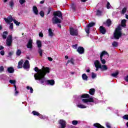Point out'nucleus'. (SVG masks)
I'll use <instances>...</instances> for the list:
<instances>
[{
  "label": "nucleus",
  "mask_w": 128,
  "mask_h": 128,
  "mask_svg": "<svg viewBox=\"0 0 128 128\" xmlns=\"http://www.w3.org/2000/svg\"><path fill=\"white\" fill-rule=\"evenodd\" d=\"M16 80H9V82H10V84H16Z\"/></svg>",
  "instance_id": "40"
},
{
  "label": "nucleus",
  "mask_w": 128,
  "mask_h": 128,
  "mask_svg": "<svg viewBox=\"0 0 128 128\" xmlns=\"http://www.w3.org/2000/svg\"><path fill=\"white\" fill-rule=\"evenodd\" d=\"M126 7H124V8H123L122 11V14H126Z\"/></svg>",
  "instance_id": "38"
},
{
  "label": "nucleus",
  "mask_w": 128,
  "mask_h": 128,
  "mask_svg": "<svg viewBox=\"0 0 128 128\" xmlns=\"http://www.w3.org/2000/svg\"><path fill=\"white\" fill-rule=\"evenodd\" d=\"M8 55H9L10 56H12V52H10L8 53Z\"/></svg>",
  "instance_id": "64"
},
{
  "label": "nucleus",
  "mask_w": 128,
  "mask_h": 128,
  "mask_svg": "<svg viewBox=\"0 0 128 128\" xmlns=\"http://www.w3.org/2000/svg\"><path fill=\"white\" fill-rule=\"evenodd\" d=\"M50 12H52V8L49 7L48 8L47 15L50 14Z\"/></svg>",
  "instance_id": "48"
},
{
  "label": "nucleus",
  "mask_w": 128,
  "mask_h": 128,
  "mask_svg": "<svg viewBox=\"0 0 128 128\" xmlns=\"http://www.w3.org/2000/svg\"><path fill=\"white\" fill-rule=\"evenodd\" d=\"M40 16H42V18H44V12L43 10H41L40 12Z\"/></svg>",
  "instance_id": "44"
},
{
  "label": "nucleus",
  "mask_w": 128,
  "mask_h": 128,
  "mask_svg": "<svg viewBox=\"0 0 128 128\" xmlns=\"http://www.w3.org/2000/svg\"><path fill=\"white\" fill-rule=\"evenodd\" d=\"M102 12L100 10H98L96 12L97 16H102Z\"/></svg>",
  "instance_id": "42"
},
{
  "label": "nucleus",
  "mask_w": 128,
  "mask_h": 128,
  "mask_svg": "<svg viewBox=\"0 0 128 128\" xmlns=\"http://www.w3.org/2000/svg\"><path fill=\"white\" fill-rule=\"evenodd\" d=\"M9 74H14V68L13 67H9L7 70Z\"/></svg>",
  "instance_id": "17"
},
{
  "label": "nucleus",
  "mask_w": 128,
  "mask_h": 128,
  "mask_svg": "<svg viewBox=\"0 0 128 128\" xmlns=\"http://www.w3.org/2000/svg\"><path fill=\"white\" fill-rule=\"evenodd\" d=\"M1 56H4V50H2L0 52Z\"/></svg>",
  "instance_id": "57"
},
{
  "label": "nucleus",
  "mask_w": 128,
  "mask_h": 128,
  "mask_svg": "<svg viewBox=\"0 0 128 128\" xmlns=\"http://www.w3.org/2000/svg\"><path fill=\"white\" fill-rule=\"evenodd\" d=\"M118 72H116L115 73H112L111 74V76H113L114 78H116L118 76Z\"/></svg>",
  "instance_id": "32"
},
{
  "label": "nucleus",
  "mask_w": 128,
  "mask_h": 128,
  "mask_svg": "<svg viewBox=\"0 0 128 128\" xmlns=\"http://www.w3.org/2000/svg\"><path fill=\"white\" fill-rule=\"evenodd\" d=\"M39 36H40V38H44V34H42V32H40Z\"/></svg>",
  "instance_id": "59"
},
{
  "label": "nucleus",
  "mask_w": 128,
  "mask_h": 128,
  "mask_svg": "<svg viewBox=\"0 0 128 128\" xmlns=\"http://www.w3.org/2000/svg\"><path fill=\"white\" fill-rule=\"evenodd\" d=\"M4 48L2 46H0V50H4Z\"/></svg>",
  "instance_id": "63"
},
{
  "label": "nucleus",
  "mask_w": 128,
  "mask_h": 128,
  "mask_svg": "<svg viewBox=\"0 0 128 128\" xmlns=\"http://www.w3.org/2000/svg\"><path fill=\"white\" fill-rule=\"evenodd\" d=\"M72 48L74 50H76L78 48V44L72 45Z\"/></svg>",
  "instance_id": "52"
},
{
  "label": "nucleus",
  "mask_w": 128,
  "mask_h": 128,
  "mask_svg": "<svg viewBox=\"0 0 128 128\" xmlns=\"http://www.w3.org/2000/svg\"><path fill=\"white\" fill-rule=\"evenodd\" d=\"M112 46L114 48H118V42L114 41L112 43Z\"/></svg>",
  "instance_id": "30"
},
{
  "label": "nucleus",
  "mask_w": 128,
  "mask_h": 128,
  "mask_svg": "<svg viewBox=\"0 0 128 128\" xmlns=\"http://www.w3.org/2000/svg\"><path fill=\"white\" fill-rule=\"evenodd\" d=\"M88 78L86 74H82V78L84 80H88Z\"/></svg>",
  "instance_id": "28"
},
{
  "label": "nucleus",
  "mask_w": 128,
  "mask_h": 128,
  "mask_svg": "<svg viewBox=\"0 0 128 128\" xmlns=\"http://www.w3.org/2000/svg\"><path fill=\"white\" fill-rule=\"evenodd\" d=\"M69 62H70L74 66V58H71L70 60H68L66 64H68Z\"/></svg>",
  "instance_id": "25"
},
{
  "label": "nucleus",
  "mask_w": 128,
  "mask_h": 128,
  "mask_svg": "<svg viewBox=\"0 0 128 128\" xmlns=\"http://www.w3.org/2000/svg\"><path fill=\"white\" fill-rule=\"evenodd\" d=\"M26 88L27 90H30V92L31 94H32V92H34V89H32V87H30V86H26Z\"/></svg>",
  "instance_id": "36"
},
{
  "label": "nucleus",
  "mask_w": 128,
  "mask_h": 128,
  "mask_svg": "<svg viewBox=\"0 0 128 128\" xmlns=\"http://www.w3.org/2000/svg\"><path fill=\"white\" fill-rule=\"evenodd\" d=\"M94 92H96V90L94 88H91L89 90V94L91 96H94Z\"/></svg>",
  "instance_id": "24"
},
{
  "label": "nucleus",
  "mask_w": 128,
  "mask_h": 128,
  "mask_svg": "<svg viewBox=\"0 0 128 128\" xmlns=\"http://www.w3.org/2000/svg\"><path fill=\"white\" fill-rule=\"evenodd\" d=\"M14 4V2L10 1V6H11L12 8H13Z\"/></svg>",
  "instance_id": "51"
},
{
  "label": "nucleus",
  "mask_w": 128,
  "mask_h": 128,
  "mask_svg": "<svg viewBox=\"0 0 128 128\" xmlns=\"http://www.w3.org/2000/svg\"><path fill=\"white\" fill-rule=\"evenodd\" d=\"M10 30H14V23H11L10 26Z\"/></svg>",
  "instance_id": "54"
},
{
  "label": "nucleus",
  "mask_w": 128,
  "mask_h": 128,
  "mask_svg": "<svg viewBox=\"0 0 128 128\" xmlns=\"http://www.w3.org/2000/svg\"><path fill=\"white\" fill-rule=\"evenodd\" d=\"M14 24H16V26H20V22H18L16 20H14Z\"/></svg>",
  "instance_id": "46"
},
{
  "label": "nucleus",
  "mask_w": 128,
  "mask_h": 128,
  "mask_svg": "<svg viewBox=\"0 0 128 128\" xmlns=\"http://www.w3.org/2000/svg\"><path fill=\"white\" fill-rule=\"evenodd\" d=\"M100 60L103 64H104L106 62V60L102 59V57H100Z\"/></svg>",
  "instance_id": "37"
},
{
  "label": "nucleus",
  "mask_w": 128,
  "mask_h": 128,
  "mask_svg": "<svg viewBox=\"0 0 128 128\" xmlns=\"http://www.w3.org/2000/svg\"><path fill=\"white\" fill-rule=\"evenodd\" d=\"M48 36H54V32H52V28L48 29Z\"/></svg>",
  "instance_id": "29"
},
{
  "label": "nucleus",
  "mask_w": 128,
  "mask_h": 128,
  "mask_svg": "<svg viewBox=\"0 0 128 128\" xmlns=\"http://www.w3.org/2000/svg\"><path fill=\"white\" fill-rule=\"evenodd\" d=\"M16 54L18 56H20V54H22V50H20V49H18L16 52Z\"/></svg>",
  "instance_id": "35"
},
{
  "label": "nucleus",
  "mask_w": 128,
  "mask_h": 128,
  "mask_svg": "<svg viewBox=\"0 0 128 128\" xmlns=\"http://www.w3.org/2000/svg\"><path fill=\"white\" fill-rule=\"evenodd\" d=\"M126 19L122 20L121 21V26L124 28L126 26Z\"/></svg>",
  "instance_id": "18"
},
{
  "label": "nucleus",
  "mask_w": 128,
  "mask_h": 128,
  "mask_svg": "<svg viewBox=\"0 0 128 128\" xmlns=\"http://www.w3.org/2000/svg\"><path fill=\"white\" fill-rule=\"evenodd\" d=\"M8 34V31H5L3 32V34H2V38L4 40H6V36Z\"/></svg>",
  "instance_id": "21"
},
{
  "label": "nucleus",
  "mask_w": 128,
  "mask_h": 128,
  "mask_svg": "<svg viewBox=\"0 0 128 128\" xmlns=\"http://www.w3.org/2000/svg\"><path fill=\"white\" fill-rule=\"evenodd\" d=\"M28 48H32V40H29L26 46Z\"/></svg>",
  "instance_id": "14"
},
{
  "label": "nucleus",
  "mask_w": 128,
  "mask_h": 128,
  "mask_svg": "<svg viewBox=\"0 0 128 128\" xmlns=\"http://www.w3.org/2000/svg\"><path fill=\"white\" fill-rule=\"evenodd\" d=\"M12 43V35L10 34L8 36L6 40V44L8 46H11Z\"/></svg>",
  "instance_id": "6"
},
{
  "label": "nucleus",
  "mask_w": 128,
  "mask_h": 128,
  "mask_svg": "<svg viewBox=\"0 0 128 128\" xmlns=\"http://www.w3.org/2000/svg\"><path fill=\"white\" fill-rule=\"evenodd\" d=\"M82 102H84V104H86V102H88V99H83L82 100Z\"/></svg>",
  "instance_id": "55"
},
{
  "label": "nucleus",
  "mask_w": 128,
  "mask_h": 128,
  "mask_svg": "<svg viewBox=\"0 0 128 128\" xmlns=\"http://www.w3.org/2000/svg\"><path fill=\"white\" fill-rule=\"evenodd\" d=\"M22 60H20L18 63V68H22Z\"/></svg>",
  "instance_id": "27"
},
{
  "label": "nucleus",
  "mask_w": 128,
  "mask_h": 128,
  "mask_svg": "<svg viewBox=\"0 0 128 128\" xmlns=\"http://www.w3.org/2000/svg\"><path fill=\"white\" fill-rule=\"evenodd\" d=\"M19 2L20 4H24L26 2V0H19Z\"/></svg>",
  "instance_id": "49"
},
{
  "label": "nucleus",
  "mask_w": 128,
  "mask_h": 128,
  "mask_svg": "<svg viewBox=\"0 0 128 128\" xmlns=\"http://www.w3.org/2000/svg\"><path fill=\"white\" fill-rule=\"evenodd\" d=\"M32 114H33L34 116H40V113L36 110L32 111Z\"/></svg>",
  "instance_id": "34"
},
{
  "label": "nucleus",
  "mask_w": 128,
  "mask_h": 128,
  "mask_svg": "<svg viewBox=\"0 0 128 128\" xmlns=\"http://www.w3.org/2000/svg\"><path fill=\"white\" fill-rule=\"evenodd\" d=\"M40 4H44V0L40 1Z\"/></svg>",
  "instance_id": "62"
},
{
  "label": "nucleus",
  "mask_w": 128,
  "mask_h": 128,
  "mask_svg": "<svg viewBox=\"0 0 128 128\" xmlns=\"http://www.w3.org/2000/svg\"><path fill=\"white\" fill-rule=\"evenodd\" d=\"M96 26V22H91L86 26L84 30L88 34H90V28H92V26Z\"/></svg>",
  "instance_id": "5"
},
{
  "label": "nucleus",
  "mask_w": 128,
  "mask_h": 128,
  "mask_svg": "<svg viewBox=\"0 0 128 128\" xmlns=\"http://www.w3.org/2000/svg\"><path fill=\"white\" fill-rule=\"evenodd\" d=\"M30 68V62L28 60H26L23 64V68L24 70H28Z\"/></svg>",
  "instance_id": "9"
},
{
  "label": "nucleus",
  "mask_w": 128,
  "mask_h": 128,
  "mask_svg": "<svg viewBox=\"0 0 128 128\" xmlns=\"http://www.w3.org/2000/svg\"><path fill=\"white\" fill-rule=\"evenodd\" d=\"M78 124V120H74L72 121V124H73V126H76Z\"/></svg>",
  "instance_id": "39"
},
{
  "label": "nucleus",
  "mask_w": 128,
  "mask_h": 128,
  "mask_svg": "<svg viewBox=\"0 0 128 128\" xmlns=\"http://www.w3.org/2000/svg\"><path fill=\"white\" fill-rule=\"evenodd\" d=\"M70 34L71 36H78V29H74L72 27L70 28Z\"/></svg>",
  "instance_id": "7"
},
{
  "label": "nucleus",
  "mask_w": 128,
  "mask_h": 128,
  "mask_svg": "<svg viewBox=\"0 0 128 128\" xmlns=\"http://www.w3.org/2000/svg\"><path fill=\"white\" fill-rule=\"evenodd\" d=\"M122 118L124 120H128V114H125Z\"/></svg>",
  "instance_id": "47"
},
{
  "label": "nucleus",
  "mask_w": 128,
  "mask_h": 128,
  "mask_svg": "<svg viewBox=\"0 0 128 128\" xmlns=\"http://www.w3.org/2000/svg\"><path fill=\"white\" fill-rule=\"evenodd\" d=\"M106 55H107L108 56H110L108 53L106 51L104 50L101 52V54L100 55V58H103L104 56H106Z\"/></svg>",
  "instance_id": "20"
},
{
  "label": "nucleus",
  "mask_w": 128,
  "mask_h": 128,
  "mask_svg": "<svg viewBox=\"0 0 128 128\" xmlns=\"http://www.w3.org/2000/svg\"><path fill=\"white\" fill-rule=\"evenodd\" d=\"M50 68L48 67H44L43 66L42 70L38 69V68L35 67L34 68V72H37L34 74V78L36 80H40L42 78H44L46 76V74H50Z\"/></svg>",
  "instance_id": "1"
},
{
  "label": "nucleus",
  "mask_w": 128,
  "mask_h": 128,
  "mask_svg": "<svg viewBox=\"0 0 128 128\" xmlns=\"http://www.w3.org/2000/svg\"><path fill=\"white\" fill-rule=\"evenodd\" d=\"M82 98H90V94H84L81 96Z\"/></svg>",
  "instance_id": "23"
},
{
  "label": "nucleus",
  "mask_w": 128,
  "mask_h": 128,
  "mask_svg": "<svg viewBox=\"0 0 128 128\" xmlns=\"http://www.w3.org/2000/svg\"><path fill=\"white\" fill-rule=\"evenodd\" d=\"M121 30H122V27L120 26L116 28L113 34L114 38H115V40H120V38H122V32Z\"/></svg>",
  "instance_id": "3"
},
{
  "label": "nucleus",
  "mask_w": 128,
  "mask_h": 128,
  "mask_svg": "<svg viewBox=\"0 0 128 128\" xmlns=\"http://www.w3.org/2000/svg\"><path fill=\"white\" fill-rule=\"evenodd\" d=\"M124 80L125 82H128V75L126 76L124 78Z\"/></svg>",
  "instance_id": "58"
},
{
  "label": "nucleus",
  "mask_w": 128,
  "mask_h": 128,
  "mask_svg": "<svg viewBox=\"0 0 128 128\" xmlns=\"http://www.w3.org/2000/svg\"><path fill=\"white\" fill-rule=\"evenodd\" d=\"M96 78V74H94V72H92V78Z\"/></svg>",
  "instance_id": "43"
},
{
  "label": "nucleus",
  "mask_w": 128,
  "mask_h": 128,
  "mask_svg": "<svg viewBox=\"0 0 128 128\" xmlns=\"http://www.w3.org/2000/svg\"><path fill=\"white\" fill-rule=\"evenodd\" d=\"M106 128H112V126H110V123H106Z\"/></svg>",
  "instance_id": "56"
},
{
  "label": "nucleus",
  "mask_w": 128,
  "mask_h": 128,
  "mask_svg": "<svg viewBox=\"0 0 128 128\" xmlns=\"http://www.w3.org/2000/svg\"><path fill=\"white\" fill-rule=\"evenodd\" d=\"M71 8H72V12H76V5H74V4H71Z\"/></svg>",
  "instance_id": "22"
},
{
  "label": "nucleus",
  "mask_w": 128,
  "mask_h": 128,
  "mask_svg": "<svg viewBox=\"0 0 128 128\" xmlns=\"http://www.w3.org/2000/svg\"><path fill=\"white\" fill-rule=\"evenodd\" d=\"M111 6H112L110 5V2H108L106 4V8H108V10H110Z\"/></svg>",
  "instance_id": "45"
},
{
  "label": "nucleus",
  "mask_w": 128,
  "mask_h": 128,
  "mask_svg": "<svg viewBox=\"0 0 128 128\" xmlns=\"http://www.w3.org/2000/svg\"><path fill=\"white\" fill-rule=\"evenodd\" d=\"M77 52L80 54H84V48L82 46H79L77 49Z\"/></svg>",
  "instance_id": "10"
},
{
  "label": "nucleus",
  "mask_w": 128,
  "mask_h": 128,
  "mask_svg": "<svg viewBox=\"0 0 128 128\" xmlns=\"http://www.w3.org/2000/svg\"><path fill=\"white\" fill-rule=\"evenodd\" d=\"M100 32L101 34H106V28L103 26H100Z\"/></svg>",
  "instance_id": "12"
},
{
  "label": "nucleus",
  "mask_w": 128,
  "mask_h": 128,
  "mask_svg": "<svg viewBox=\"0 0 128 128\" xmlns=\"http://www.w3.org/2000/svg\"><path fill=\"white\" fill-rule=\"evenodd\" d=\"M42 52H44V50H42V48H38V52L40 54V56H42Z\"/></svg>",
  "instance_id": "33"
},
{
  "label": "nucleus",
  "mask_w": 128,
  "mask_h": 128,
  "mask_svg": "<svg viewBox=\"0 0 128 128\" xmlns=\"http://www.w3.org/2000/svg\"><path fill=\"white\" fill-rule=\"evenodd\" d=\"M19 92H18V91L17 90H15L14 96H18V94Z\"/></svg>",
  "instance_id": "60"
},
{
  "label": "nucleus",
  "mask_w": 128,
  "mask_h": 128,
  "mask_svg": "<svg viewBox=\"0 0 128 128\" xmlns=\"http://www.w3.org/2000/svg\"><path fill=\"white\" fill-rule=\"evenodd\" d=\"M36 44L38 46V48H42V41L38 40L36 41Z\"/></svg>",
  "instance_id": "26"
},
{
  "label": "nucleus",
  "mask_w": 128,
  "mask_h": 128,
  "mask_svg": "<svg viewBox=\"0 0 128 128\" xmlns=\"http://www.w3.org/2000/svg\"><path fill=\"white\" fill-rule=\"evenodd\" d=\"M78 108H86V106L82 104H80L77 105Z\"/></svg>",
  "instance_id": "31"
},
{
  "label": "nucleus",
  "mask_w": 128,
  "mask_h": 128,
  "mask_svg": "<svg viewBox=\"0 0 128 128\" xmlns=\"http://www.w3.org/2000/svg\"><path fill=\"white\" fill-rule=\"evenodd\" d=\"M103 24L106 26L110 27V26H112V20L108 18L106 20V22H104Z\"/></svg>",
  "instance_id": "11"
},
{
  "label": "nucleus",
  "mask_w": 128,
  "mask_h": 128,
  "mask_svg": "<svg viewBox=\"0 0 128 128\" xmlns=\"http://www.w3.org/2000/svg\"><path fill=\"white\" fill-rule=\"evenodd\" d=\"M48 58L50 62H52V58L51 57H48Z\"/></svg>",
  "instance_id": "61"
},
{
  "label": "nucleus",
  "mask_w": 128,
  "mask_h": 128,
  "mask_svg": "<svg viewBox=\"0 0 128 128\" xmlns=\"http://www.w3.org/2000/svg\"><path fill=\"white\" fill-rule=\"evenodd\" d=\"M38 116H39L40 118H42V120H44V118H46L44 116L40 114Z\"/></svg>",
  "instance_id": "53"
},
{
  "label": "nucleus",
  "mask_w": 128,
  "mask_h": 128,
  "mask_svg": "<svg viewBox=\"0 0 128 128\" xmlns=\"http://www.w3.org/2000/svg\"><path fill=\"white\" fill-rule=\"evenodd\" d=\"M94 126L96 128H105L104 126H102L100 123H95L93 124Z\"/></svg>",
  "instance_id": "19"
},
{
  "label": "nucleus",
  "mask_w": 128,
  "mask_h": 128,
  "mask_svg": "<svg viewBox=\"0 0 128 128\" xmlns=\"http://www.w3.org/2000/svg\"><path fill=\"white\" fill-rule=\"evenodd\" d=\"M39 82L40 84H43V86L44 85V82H46V84H50V86H54V80H46V79L45 76H44V78H42Z\"/></svg>",
  "instance_id": "4"
},
{
  "label": "nucleus",
  "mask_w": 128,
  "mask_h": 128,
  "mask_svg": "<svg viewBox=\"0 0 128 128\" xmlns=\"http://www.w3.org/2000/svg\"><path fill=\"white\" fill-rule=\"evenodd\" d=\"M4 70V66H0V72H2Z\"/></svg>",
  "instance_id": "50"
},
{
  "label": "nucleus",
  "mask_w": 128,
  "mask_h": 128,
  "mask_svg": "<svg viewBox=\"0 0 128 128\" xmlns=\"http://www.w3.org/2000/svg\"><path fill=\"white\" fill-rule=\"evenodd\" d=\"M88 102H94L92 98H88Z\"/></svg>",
  "instance_id": "41"
},
{
  "label": "nucleus",
  "mask_w": 128,
  "mask_h": 128,
  "mask_svg": "<svg viewBox=\"0 0 128 128\" xmlns=\"http://www.w3.org/2000/svg\"><path fill=\"white\" fill-rule=\"evenodd\" d=\"M95 68H96V70L98 71V68H98V65L100 64V61L98 60H96L94 62Z\"/></svg>",
  "instance_id": "16"
},
{
  "label": "nucleus",
  "mask_w": 128,
  "mask_h": 128,
  "mask_svg": "<svg viewBox=\"0 0 128 128\" xmlns=\"http://www.w3.org/2000/svg\"><path fill=\"white\" fill-rule=\"evenodd\" d=\"M33 12L36 16H38V7L36 6H33Z\"/></svg>",
  "instance_id": "15"
},
{
  "label": "nucleus",
  "mask_w": 128,
  "mask_h": 128,
  "mask_svg": "<svg viewBox=\"0 0 128 128\" xmlns=\"http://www.w3.org/2000/svg\"><path fill=\"white\" fill-rule=\"evenodd\" d=\"M97 68H100L101 70H108V66H106V65H102L100 62V64L98 65Z\"/></svg>",
  "instance_id": "13"
},
{
  "label": "nucleus",
  "mask_w": 128,
  "mask_h": 128,
  "mask_svg": "<svg viewBox=\"0 0 128 128\" xmlns=\"http://www.w3.org/2000/svg\"><path fill=\"white\" fill-rule=\"evenodd\" d=\"M4 20L6 24H10L12 22H14V20L12 18V16L11 15L8 16V18H4Z\"/></svg>",
  "instance_id": "8"
},
{
  "label": "nucleus",
  "mask_w": 128,
  "mask_h": 128,
  "mask_svg": "<svg viewBox=\"0 0 128 128\" xmlns=\"http://www.w3.org/2000/svg\"><path fill=\"white\" fill-rule=\"evenodd\" d=\"M54 17L52 18V22L53 24H62V20L58 18H60L62 20V14L60 10L54 12H53Z\"/></svg>",
  "instance_id": "2"
}]
</instances>
